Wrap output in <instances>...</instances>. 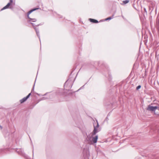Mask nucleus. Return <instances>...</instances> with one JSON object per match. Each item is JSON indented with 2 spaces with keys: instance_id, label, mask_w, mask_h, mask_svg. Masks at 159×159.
<instances>
[{
  "instance_id": "obj_17",
  "label": "nucleus",
  "mask_w": 159,
  "mask_h": 159,
  "mask_svg": "<svg viewBox=\"0 0 159 159\" xmlns=\"http://www.w3.org/2000/svg\"><path fill=\"white\" fill-rule=\"evenodd\" d=\"M141 87V86L140 85H139V86H138L137 87H136V89L137 90H139V89H140Z\"/></svg>"
},
{
  "instance_id": "obj_22",
  "label": "nucleus",
  "mask_w": 159,
  "mask_h": 159,
  "mask_svg": "<svg viewBox=\"0 0 159 159\" xmlns=\"http://www.w3.org/2000/svg\"><path fill=\"white\" fill-rule=\"evenodd\" d=\"M46 99V98H45V97L43 98V100H44V99Z\"/></svg>"
},
{
  "instance_id": "obj_18",
  "label": "nucleus",
  "mask_w": 159,
  "mask_h": 159,
  "mask_svg": "<svg viewBox=\"0 0 159 159\" xmlns=\"http://www.w3.org/2000/svg\"><path fill=\"white\" fill-rule=\"evenodd\" d=\"M13 0H10V2L9 3H10L11 4H12V3H13Z\"/></svg>"
},
{
  "instance_id": "obj_15",
  "label": "nucleus",
  "mask_w": 159,
  "mask_h": 159,
  "mask_svg": "<svg viewBox=\"0 0 159 159\" xmlns=\"http://www.w3.org/2000/svg\"><path fill=\"white\" fill-rule=\"evenodd\" d=\"M113 16H112L109 17L107 18L105 20H110L112 19V18H113Z\"/></svg>"
},
{
  "instance_id": "obj_23",
  "label": "nucleus",
  "mask_w": 159,
  "mask_h": 159,
  "mask_svg": "<svg viewBox=\"0 0 159 159\" xmlns=\"http://www.w3.org/2000/svg\"><path fill=\"white\" fill-rule=\"evenodd\" d=\"M0 127L1 128V129H2V126L1 125H0Z\"/></svg>"
},
{
  "instance_id": "obj_26",
  "label": "nucleus",
  "mask_w": 159,
  "mask_h": 159,
  "mask_svg": "<svg viewBox=\"0 0 159 159\" xmlns=\"http://www.w3.org/2000/svg\"><path fill=\"white\" fill-rule=\"evenodd\" d=\"M39 25H37L36 26H39Z\"/></svg>"
},
{
  "instance_id": "obj_16",
  "label": "nucleus",
  "mask_w": 159,
  "mask_h": 159,
  "mask_svg": "<svg viewBox=\"0 0 159 159\" xmlns=\"http://www.w3.org/2000/svg\"><path fill=\"white\" fill-rule=\"evenodd\" d=\"M129 0H125L123 1V2L124 4H126L128 3L129 2Z\"/></svg>"
},
{
  "instance_id": "obj_8",
  "label": "nucleus",
  "mask_w": 159,
  "mask_h": 159,
  "mask_svg": "<svg viewBox=\"0 0 159 159\" xmlns=\"http://www.w3.org/2000/svg\"><path fill=\"white\" fill-rule=\"evenodd\" d=\"M38 9V8H34L33 9H32L31 10H30L29 11L28 13H27V17L28 18H30V17H29V15L31 13H32L33 11L37 10V9Z\"/></svg>"
},
{
  "instance_id": "obj_25",
  "label": "nucleus",
  "mask_w": 159,
  "mask_h": 159,
  "mask_svg": "<svg viewBox=\"0 0 159 159\" xmlns=\"http://www.w3.org/2000/svg\"><path fill=\"white\" fill-rule=\"evenodd\" d=\"M1 150H2V151H3V149H1Z\"/></svg>"
},
{
  "instance_id": "obj_20",
  "label": "nucleus",
  "mask_w": 159,
  "mask_h": 159,
  "mask_svg": "<svg viewBox=\"0 0 159 159\" xmlns=\"http://www.w3.org/2000/svg\"><path fill=\"white\" fill-rule=\"evenodd\" d=\"M31 24H32V25H33V27L34 28V27H36L35 26V24L34 23H31Z\"/></svg>"
},
{
  "instance_id": "obj_11",
  "label": "nucleus",
  "mask_w": 159,
  "mask_h": 159,
  "mask_svg": "<svg viewBox=\"0 0 159 159\" xmlns=\"http://www.w3.org/2000/svg\"><path fill=\"white\" fill-rule=\"evenodd\" d=\"M89 20L93 23H98V22L97 20L91 18L89 19Z\"/></svg>"
},
{
  "instance_id": "obj_24",
  "label": "nucleus",
  "mask_w": 159,
  "mask_h": 159,
  "mask_svg": "<svg viewBox=\"0 0 159 159\" xmlns=\"http://www.w3.org/2000/svg\"><path fill=\"white\" fill-rule=\"evenodd\" d=\"M108 115L107 116V117H108Z\"/></svg>"
},
{
  "instance_id": "obj_27",
  "label": "nucleus",
  "mask_w": 159,
  "mask_h": 159,
  "mask_svg": "<svg viewBox=\"0 0 159 159\" xmlns=\"http://www.w3.org/2000/svg\"><path fill=\"white\" fill-rule=\"evenodd\" d=\"M149 9H150V7H149Z\"/></svg>"
},
{
  "instance_id": "obj_9",
  "label": "nucleus",
  "mask_w": 159,
  "mask_h": 159,
  "mask_svg": "<svg viewBox=\"0 0 159 159\" xmlns=\"http://www.w3.org/2000/svg\"><path fill=\"white\" fill-rule=\"evenodd\" d=\"M34 29H35V31L36 33V34L38 36V37L39 38V40H40V35L39 34V31L38 28H37L36 27H34Z\"/></svg>"
},
{
  "instance_id": "obj_10",
  "label": "nucleus",
  "mask_w": 159,
  "mask_h": 159,
  "mask_svg": "<svg viewBox=\"0 0 159 159\" xmlns=\"http://www.w3.org/2000/svg\"><path fill=\"white\" fill-rule=\"evenodd\" d=\"M94 64H92V66L90 67L91 68H93V67H96L97 65H99V62H95V63H93Z\"/></svg>"
},
{
  "instance_id": "obj_5",
  "label": "nucleus",
  "mask_w": 159,
  "mask_h": 159,
  "mask_svg": "<svg viewBox=\"0 0 159 159\" xmlns=\"http://www.w3.org/2000/svg\"><path fill=\"white\" fill-rule=\"evenodd\" d=\"M11 5L10 3H8L5 6L1 9V10L2 11L9 8L10 9H12V8L11 7Z\"/></svg>"
},
{
  "instance_id": "obj_6",
  "label": "nucleus",
  "mask_w": 159,
  "mask_h": 159,
  "mask_svg": "<svg viewBox=\"0 0 159 159\" xmlns=\"http://www.w3.org/2000/svg\"><path fill=\"white\" fill-rule=\"evenodd\" d=\"M98 136V135H96L94 137H93L92 139V142L93 143H96L97 142Z\"/></svg>"
},
{
  "instance_id": "obj_4",
  "label": "nucleus",
  "mask_w": 159,
  "mask_h": 159,
  "mask_svg": "<svg viewBox=\"0 0 159 159\" xmlns=\"http://www.w3.org/2000/svg\"><path fill=\"white\" fill-rule=\"evenodd\" d=\"M31 95V93H29L26 97H25L20 100V102L21 103H22L25 102L30 97Z\"/></svg>"
},
{
  "instance_id": "obj_3",
  "label": "nucleus",
  "mask_w": 159,
  "mask_h": 159,
  "mask_svg": "<svg viewBox=\"0 0 159 159\" xmlns=\"http://www.w3.org/2000/svg\"><path fill=\"white\" fill-rule=\"evenodd\" d=\"M156 106H152L149 105L147 108V110L149 111H153L154 112L156 109L157 108Z\"/></svg>"
},
{
  "instance_id": "obj_12",
  "label": "nucleus",
  "mask_w": 159,
  "mask_h": 159,
  "mask_svg": "<svg viewBox=\"0 0 159 159\" xmlns=\"http://www.w3.org/2000/svg\"><path fill=\"white\" fill-rule=\"evenodd\" d=\"M29 20H28V22H35L36 21V20L35 19H31L30 17V18H29Z\"/></svg>"
},
{
  "instance_id": "obj_2",
  "label": "nucleus",
  "mask_w": 159,
  "mask_h": 159,
  "mask_svg": "<svg viewBox=\"0 0 159 159\" xmlns=\"http://www.w3.org/2000/svg\"><path fill=\"white\" fill-rule=\"evenodd\" d=\"M99 127V124L98 122L97 121V125L96 126L94 125V129L92 133V136H93V135H95L98 132L99 130H98L97 128Z\"/></svg>"
},
{
  "instance_id": "obj_13",
  "label": "nucleus",
  "mask_w": 159,
  "mask_h": 159,
  "mask_svg": "<svg viewBox=\"0 0 159 159\" xmlns=\"http://www.w3.org/2000/svg\"><path fill=\"white\" fill-rule=\"evenodd\" d=\"M91 137H90L89 135H87V137L86 138V139L87 141H89L91 140Z\"/></svg>"
},
{
  "instance_id": "obj_7",
  "label": "nucleus",
  "mask_w": 159,
  "mask_h": 159,
  "mask_svg": "<svg viewBox=\"0 0 159 159\" xmlns=\"http://www.w3.org/2000/svg\"><path fill=\"white\" fill-rule=\"evenodd\" d=\"M156 107L154 113L155 115L159 116V105L157 106Z\"/></svg>"
},
{
  "instance_id": "obj_19",
  "label": "nucleus",
  "mask_w": 159,
  "mask_h": 159,
  "mask_svg": "<svg viewBox=\"0 0 159 159\" xmlns=\"http://www.w3.org/2000/svg\"><path fill=\"white\" fill-rule=\"evenodd\" d=\"M144 10L146 14L147 13V11L146 9L145 8H144Z\"/></svg>"
},
{
  "instance_id": "obj_14",
  "label": "nucleus",
  "mask_w": 159,
  "mask_h": 159,
  "mask_svg": "<svg viewBox=\"0 0 159 159\" xmlns=\"http://www.w3.org/2000/svg\"><path fill=\"white\" fill-rule=\"evenodd\" d=\"M104 65V66L106 68V69H107V71L108 72V75H109V77L111 79V75H110L109 73V72H108V67L107 66H106L105 65V64Z\"/></svg>"
},
{
  "instance_id": "obj_21",
  "label": "nucleus",
  "mask_w": 159,
  "mask_h": 159,
  "mask_svg": "<svg viewBox=\"0 0 159 159\" xmlns=\"http://www.w3.org/2000/svg\"><path fill=\"white\" fill-rule=\"evenodd\" d=\"M34 87H33V89H32L31 91L32 92L33 90H34Z\"/></svg>"
},
{
  "instance_id": "obj_1",
  "label": "nucleus",
  "mask_w": 159,
  "mask_h": 159,
  "mask_svg": "<svg viewBox=\"0 0 159 159\" xmlns=\"http://www.w3.org/2000/svg\"><path fill=\"white\" fill-rule=\"evenodd\" d=\"M16 151L18 152V154L20 155L24 156L25 158H26V159H29V158L27 156V155L25 154V153L24 152V151L22 149H17L16 150Z\"/></svg>"
}]
</instances>
